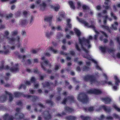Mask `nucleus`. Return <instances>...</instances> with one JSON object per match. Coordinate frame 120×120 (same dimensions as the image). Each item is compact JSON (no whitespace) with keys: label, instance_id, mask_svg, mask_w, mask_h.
Wrapping results in <instances>:
<instances>
[{"label":"nucleus","instance_id":"f257e3e1","mask_svg":"<svg viewBox=\"0 0 120 120\" xmlns=\"http://www.w3.org/2000/svg\"><path fill=\"white\" fill-rule=\"evenodd\" d=\"M77 36L79 37V45L80 46V47L76 43L75 45L76 49L78 51H80L81 49L84 51L86 53V55H83V56L85 58L87 59L91 60L95 64L96 68L99 70H101V68L98 66L97 62L94 59H92L91 56L88 54V51L86 49H89L91 47L90 44V40L92 38V37L91 36H90L88 39H87L83 37L80 38L79 37L81 35V33L80 31L78 29L75 28L74 30Z\"/></svg>","mask_w":120,"mask_h":120},{"label":"nucleus","instance_id":"f03ea898","mask_svg":"<svg viewBox=\"0 0 120 120\" xmlns=\"http://www.w3.org/2000/svg\"><path fill=\"white\" fill-rule=\"evenodd\" d=\"M76 19L80 22L83 24L85 26L87 27H90L92 28L94 30L96 34L94 36V39H96L98 36L99 33L98 31H97L95 29V27L94 25V21L93 22H91V25H90L88 22H86L85 20L82 19H79L78 17H77Z\"/></svg>","mask_w":120,"mask_h":120},{"label":"nucleus","instance_id":"7ed1b4c3","mask_svg":"<svg viewBox=\"0 0 120 120\" xmlns=\"http://www.w3.org/2000/svg\"><path fill=\"white\" fill-rule=\"evenodd\" d=\"M9 33L8 31H6L5 32V38H7L8 39V41L10 44H13L15 43H17V45L18 47H19L21 45L19 41L20 37L19 36H17L15 39H13V38H8V37H7V36L8 35Z\"/></svg>","mask_w":120,"mask_h":120},{"label":"nucleus","instance_id":"20e7f679","mask_svg":"<svg viewBox=\"0 0 120 120\" xmlns=\"http://www.w3.org/2000/svg\"><path fill=\"white\" fill-rule=\"evenodd\" d=\"M77 99L83 103H87L88 102V99L86 95L84 94H80L77 97Z\"/></svg>","mask_w":120,"mask_h":120},{"label":"nucleus","instance_id":"39448f33","mask_svg":"<svg viewBox=\"0 0 120 120\" xmlns=\"http://www.w3.org/2000/svg\"><path fill=\"white\" fill-rule=\"evenodd\" d=\"M84 80L85 81H89L91 83H98L99 84V82L97 81L95 79V78L94 76H92L87 75L86 77H85L84 78Z\"/></svg>","mask_w":120,"mask_h":120},{"label":"nucleus","instance_id":"423d86ee","mask_svg":"<svg viewBox=\"0 0 120 120\" xmlns=\"http://www.w3.org/2000/svg\"><path fill=\"white\" fill-rule=\"evenodd\" d=\"M5 93L6 95L3 96L1 97L0 98V102H3L4 101L6 100L7 98V96L8 95L9 96V101H11L13 99L11 93L8 92L7 91L5 92Z\"/></svg>","mask_w":120,"mask_h":120},{"label":"nucleus","instance_id":"0eeeda50","mask_svg":"<svg viewBox=\"0 0 120 120\" xmlns=\"http://www.w3.org/2000/svg\"><path fill=\"white\" fill-rule=\"evenodd\" d=\"M41 1L42 2V4L40 5L41 9L42 10H43L45 9V8L46 6V4L45 3L47 4L51 3L52 1L51 0H47L46 1L43 0H38L37 2V3L39 4Z\"/></svg>","mask_w":120,"mask_h":120},{"label":"nucleus","instance_id":"6e6552de","mask_svg":"<svg viewBox=\"0 0 120 120\" xmlns=\"http://www.w3.org/2000/svg\"><path fill=\"white\" fill-rule=\"evenodd\" d=\"M83 11L86 13L88 14L91 15L93 14V12L90 9L89 7L85 5H83L82 6Z\"/></svg>","mask_w":120,"mask_h":120},{"label":"nucleus","instance_id":"1a4fd4ad","mask_svg":"<svg viewBox=\"0 0 120 120\" xmlns=\"http://www.w3.org/2000/svg\"><path fill=\"white\" fill-rule=\"evenodd\" d=\"M14 94L16 97H18L22 96L23 97H27L28 98H31H31H32V99L34 100L36 98H37L36 97H32L30 95H25L22 94L17 92L14 93Z\"/></svg>","mask_w":120,"mask_h":120},{"label":"nucleus","instance_id":"9d476101","mask_svg":"<svg viewBox=\"0 0 120 120\" xmlns=\"http://www.w3.org/2000/svg\"><path fill=\"white\" fill-rule=\"evenodd\" d=\"M16 111L17 112L15 114V118L16 119H20L24 117V115L21 113H20V109L19 108H17L16 109Z\"/></svg>","mask_w":120,"mask_h":120},{"label":"nucleus","instance_id":"9b49d317","mask_svg":"<svg viewBox=\"0 0 120 120\" xmlns=\"http://www.w3.org/2000/svg\"><path fill=\"white\" fill-rule=\"evenodd\" d=\"M107 11L106 10H105L103 11V12L101 14L99 13L98 14V17H100L102 16L105 17V19L103 20V22L105 24L106 22V19L108 18V16L106 15Z\"/></svg>","mask_w":120,"mask_h":120},{"label":"nucleus","instance_id":"f8f14e48","mask_svg":"<svg viewBox=\"0 0 120 120\" xmlns=\"http://www.w3.org/2000/svg\"><path fill=\"white\" fill-rule=\"evenodd\" d=\"M114 78L115 80V84L116 86H114L113 87V89L114 90H115L117 88V86H119V83H120V80L116 76H114Z\"/></svg>","mask_w":120,"mask_h":120},{"label":"nucleus","instance_id":"ddd939ff","mask_svg":"<svg viewBox=\"0 0 120 120\" xmlns=\"http://www.w3.org/2000/svg\"><path fill=\"white\" fill-rule=\"evenodd\" d=\"M74 101V98L73 96H71L69 97L68 98L64 99L62 103L63 104H65L66 103H68L69 102L71 103V102H73Z\"/></svg>","mask_w":120,"mask_h":120},{"label":"nucleus","instance_id":"4468645a","mask_svg":"<svg viewBox=\"0 0 120 120\" xmlns=\"http://www.w3.org/2000/svg\"><path fill=\"white\" fill-rule=\"evenodd\" d=\"M65 14V13L63 11L60 12L58 16L57 17V21H61L62 19L64 17Z\"/></svg>","mask_w":120,"mask_h":120},{"label":"nucleus","instance_id":"2eb2a0df","mask_svg":"<svg viewBox=\"0 0 120 120\" xmlns=\"http://www.w3.org/2000/svg\"><path fill=\"white\" fill-rule=\"evenodd\" d=\"M101 92L100 90L94 89H92L88 91V93L89 94H101Z\"/></svg>","mask_w":120,"mask_h":120},{"label":"nucleus","instance_id":"dca6fc26","mask_svg":"<svg viewBox=\"0 0 120 120\" xmlns=\"http://www.w3.org/2000/svg\"><path fill=\"white\" fill-rule=\"evenodd\" d=\"M28 23V21L26 19H23L20 20L19 25L22 26H24L26 25Z\"/></svg>","mask_w":120,"mask_h":120},{"label":"nucleus","instance_id":"f3484780","mask_svg":"<svg viewBox=\"0 0 120 120\" xmlns=\"http://www.w3.org/2000/svg\"><path fill=\"white\" fill-rule=\"evenodd\" d=\"M48 52L46 51L45 53V55L47 56H49L50 54L49 53L50 51H52L54 53H56L57 52V51L56 50H55L53 49L52 47H50L48 50Z\"/></svg>","mask_w":120,"mask_h":120},{"label":"nucleus","instance_id":"a211bd4d","mask_svg":"<svg viewBox=\"0 0 120 120\" xmlns=\"http://www.w3.org/2000/svg\"><path fill=\"white\" fill-rule=\"evenodd\" d=\"M43 116L46 120H48L51 117V115L49 114V112L47 111L45 112L43 115Z\"/></svg>","mask_w":120,"mask_h":120},{"label":"nucleus","instance_id":"6ab92c4d","mask_svg":"<svg viewBox=\"0 0 120 120\" xmlns=\"http://www.w3.org/2000/svg\"><path fill=\"white\" fill-rule=\"evenodd\" d=\"M17 65H16V66L17 67ZM4 68L6 69H9L8 66H7L5 67V68ZM9 69L11 72H15L18 70V68L17 67H14L12 68H9Z\"/></svg>","mask_w":120,"mask_h":120},{"label":"nucleus","instance_id":"aec40b11","mask_svg":"<svg viewBox=\"0 0 120 120\" xmlns=\"http://www.w3.org/2000/svg\"><path fill=\"white\" fill-rule=\"evenodd\" d=\"M103 109L105 111L107 112H109L110 111V109L109 108H108V107H106L105 105H102L100 107L99 109H96V110L97 111H99L101 109Z\"/></svg>","mask_w":120,"mask_h":120},{"label":"nucleus","instance_id":"412c9836","mask_svg":"<svg viewBox=\"0 0 120 120\" xmlns=\"http://www.w3.org/2000/svg\"><path fill=\"white\" fill-rule=\"evenodd\" d=\"M102 101L105 104H108L111 101V99L110 98H103Z\"/></svg>","mask_w":120,"mask_h":120},{"label":"nucleus","instance_id":"4be33fe9","mask_svg":"<svg viewBox=\"0 0 120 120\" xmlns=\"http://www.w3.org/2000/svg\"><path fill=\"white\" fill-rule=\"evenodd\" d=\"M14 118V117H13L12 116L10 117L8 116V114H6L3 117V119L4 120H12Z\"/></svg>","mask_w":120,"mask_h":120},{"label":"nucleus","instance_id":"5701e85b","mask_svg":"<svg viewBox=\"0 0 120 120\" xmlns=\"http://www.w3.org/2000/svg\"><path fill=\"white\" fill-rule=\"evenodd\" d=\"M50 7L52 9H54L56 11H58L60 8V6L58 4L54 6L51 5Z\"/></svg>","mask_w":120,"mask_h":120},{"label":"nucleus","instance_id":"b1692460","mask_svg":"<svg viewBox=\"0 0 120 120\" xmlns=\"http://www.w3.org/2000/svg\"><path fill=\"white\" fill-rule=\"evenodd\" d=\"M107 47L106 46H100L99 47V49L101 50L102 52L103 53H105V52L106 50H107Z\"/></svg>","mask_w":120,"mask_h":120},{"label":"nucleus","instance_id":"393cba45","mask_svg":"<svg viewBox=\"0 0 120 120\" xmlns=\"http://www.w3.org/2000/svg\"><path fill=\"white\" fill-rule=\"evenodd\" d=\"M42 68L44 70H45V67L47 66V65H49V64H48V62L47 61L45 60L44 62L42 63L41 64Z\"/></svg>","mask_w":120,"mask_h":120},{"label":"nucleus","instance_id":"a878e982","mask_svg":"<svg viewBox=\"0 0 120 120\" xmlns=\"http://www.w3.org/2000/svg\"><path fill=\"white\" fill-rule=\"evenodd\" d=\"M100 84L103 85H105V84H108L109 85L112 86L113 85L111 82L110 81L108 82H106L105 81H103V82H100Z\"/></svg>","mask_w":120,"mask_h":120},{"label":"nucleus","instance_id":"bb28decb","mask_svg":"<svg viewBox=\"0 0 120 120\" xmlns=\"http://www.w3.org/2000/svg\"><path fill=\"white\" fill-rule=\"evenodd\" d=\"M68 3L71 9H75V7L74 6V3L71 1H69Z\"/></svg>","mask_w":120,"mask_h":120},{"label":"nucleus","instance_id":"cd10ccee","mask_svg":"<svg viewBox=\"0 0 120 120\" xmlns=\"http://www.w3.org/2000/svg\"><path fill=\"white\" fill-rule=\"evenodd\" d=\"M71 21V20L69 19H68L66 20L67 25L69 28H71L72 27L71 24L70 23Z\"/></svg>","mask_w":120,"mask_h":120},{"label":"nucleus","instance_id":"c85d7f7f","mask_svg":"<svg viewBox=\"0 0 120 120\" xmlns=\"http://www.w3.org/2000/svg\"><path fill=\"white\" fill-rule=\"evenodd\" d=\"M52 18V17L51 16L50 17H46L45 18L44 20L46 21L50 22Z\"/></svg>","mask_w":120,"mask_h":120},{"label":"nucleus","instance_id":"c756f323","mask_svg":"<svg viewBox=\"0 0 120 120\" xmlns=\"http://www.w3.org/2000/svg\"><path fill=\"white\" fill-rule=\"evenodd\" d=\"M118 25V23L117 22H115L113 25H112V26L113 28L115 30L117 29V27Z\"/></svg>","mask_w":120,"mask_h":120},{"label":"nucleus","instance_id":"7c9ffc66","mask_svg":"<svg viewBox=\"0 0 120 120\" xmlns=\"http://www.w3.org/2000/svg\"><path fill=\"white\" fill-rule=\"evenodd\" d=\"M66 118L67 120H75L76 119L75 117L71 116L67 117Z\"/></svg>","mask_w":120,"mask_h":120},{"label":"nucleus","instance_id":"2f4dec72","mask_svg":"<svg viewBox=\"0 0 120 120\" xmlns=\"http://www.w3.org/2000/svg\"><path fill=\"white\" fill-rule=\"evenodd\" d=\"M81 118L83 120H90V118L89 117H84L82 115H81L80 116Z\"/></svg>","mask_w":120,"mask_h":120},{"label":"nucleus","instance_id":"473e14b6","mask_svg":"<svg viewBox=\"0 0 120 120\" xmlns=\"http://www.w3.org/2000/svg\"><path fill=\"white\" fill-rule=\"evenodd\" d=\"M94 108L93 107H91L89 108L88 109L87 108H86L85 110L86 111L88 110V111L91 112L93 111L94 110Z\"/></svg>","mask_w":120,"mask_h":120},{"label":"nucleus","instance_id":"72a5a7b5","mask_svg":"<svg viewBox=\"0 0 120 120\" xmlns=\"http://www.w3.org/2000/svg\"><path fill=\"white\" fill-rule=\"evenodd\" d=\"M65 110L66 111L68 112H71L73 111V109L71 108L68 107H66Z\"/></svg>","mask_w":120,"mask_h":120},{"label":"nucleus","instance_id":"f704fd0d","mask_svg":"<svg viewBox=\"0 0 120 120\" xmlns=\"http://www.w3.org/2000/svg\"><path fill=\"white\" fill-rule=\"evenodd\" d=\"M34 19V18L33 16H31L30 17L29 21V24H30L31 25L32 24V23Z\"/></svg>","mask_w":120,"mask_h":120},{"label":"nucleus","instance_id":"c9c22d12","mask_svg":"<svg viewBox=\"0 0 120 120\" xmlns=\"http://www.w3.org/2000/svg\"><path fill=\"white\" fill-rule=\"evenodd\" d=\"M77 5L78 9H81V3L79 2H77Z\"/></svg>","mask_w":120,"mask_h":120},{"label":"nucleus","instance_id":"e433bc0d","mask_svg":"<svg viewBox=\"0 0 120 120\" xmlns=\"http://www.w3.org/2000/svg\"><path fill=\"white\" fill-rule=\"evenodd\" d=\"M18 56L19 59H22L23 60H25L26 57V56H20L18 55Z\"/></svg>","mask_w":120,"mask_h":120},{"label":"nucleus","instance_id":"4c0bfd02","mask_svg":"<svg viewBox=\"0 0 120 120\" xmlns=\"http://www.w3.org/2000/svg\"><path fill=\"white\" fill-rule=\"evenodd\" d=\"M63 36L62 34L60 33L58 34L56 37L57 39H59L61 37H62Z\"/></svg>","mask_w":120,"mask_h":120},{"label":"nucleus","instance_id":"58836bf2","mask_svg":"<svg viewBox=\"0 0 120 120\" xmlns=\"http://www.w3.org/2000/svg\"><path fill=\"white\" fill-rule=\"evenodd\" d=\"M52 34V33L51 32H50V33L49 34V31H47L45 33V35L46 37L47 38H49V36L50 35H51Z\"/></svg>","mask_w":120,"mask_h":120},{"label":"nucleus","instance_id":"ea45409f","mask_svg":"<svg viewBox=\"0 0 120 120\" xmlns=\"http://www.w3.org/2000/svg\"><path fill=\"white\" fill-rule=\"evenodd\" d=\"M113 107L117 111L119 112L120 111V109L118 107L115 105H114L113 106Z\"/></svg>","mask_w":120,"mask_h":120},{"label":"nucleus","instance_id":"a19ab883","mask_svg":"<svg viewBox=\"0 0 120 120\" xmlns=\"http://www.w3.org/2000/svg\"><path fill=\"white\" fill-rule=\"evenodd\" d=\"M17 31L16 30L13 31L12 32V35L13 36L16 35L17 34Z\"/></svg>","mask_w":120,"mask_h":120},{"label":"nucleus","instance_id":"79ce46f5","mask_svg":"<svg viewBox=\"0 0 120 120\" xmlns=\"http://www.w3.org/2000/svg\"><path fill=\"white\" fill-rule=\"evenodd\" d=\"M12 16V14L11 13H10V14L7 15L6 16V18L7 19H9L10 18H11Z\"/></svg>","mask_w":120,"mask_h":120},{"label":"nucleus","instance_id":"37998d69","mask_svg":"<svg viewBox=\"0 0 120 120\" xmlns=\"http://www.w3.org/2000/svg\"><path fill=\"white\" fill-rule=\"evenodd\" d=\"M114 50L112 48L111 49L109 50H108V52L109 53H113Z\"/></svg>","mask_w":120,"mask_h":120},{"label":"nucleus","instance_id":"c03bdc74","mask_svg":"<svg viewBox=\"0 0 120 120\" xmlns=\"http://www.w3.org/2000/svg\"><path fill=\"white\" fill-rule=\"evenodd\" d=\"M26 50V48H23L20 49V51L21 52L24 53Z\"/></svg>","mask_w":120,"mask_h":120},{"label":"nucleus","instance_id":"a18cd8bd","mask_svg":"<svg viewBox=\"0 0 120 120\" xmlns=\"http://www.w3.org/2000/svg\"><path fill=\"white\" fill-rule=\"evenodd\" d=\"M105 2L104 3V4L105 5L108 4L110 2L109 0H105Z\"/></svg>","mask_w":120,"mask_h":120},{"label":"nucleus","instance_id":"49530a36","mask_svg":"<svg viewBox=\"0 0 120 120\" xmlns=\"http://www.w3.org/2000/svg\"><path fill=\"white\" fill-rule=\"evenodd\" d=\"M101 27L102 28H103V29H106L107 30H108L109 29V27L107 26H101Z\"/></svg>","mask_w":120,"mask_h":120},{"label":"nucleus","instance_id":"de8ad7c7","mask_svg":"<svg viewBox=\"0 0 120 120\" xmlns=\"http://www.w3.org/2000/svg\"><path fill=\"white\" fill-rule=\"evenodd\" d=\"M45 83V85L43 84L44 87H46L49 85V83L48 82H46Z\"/></svg>","mask_w":120,"mask_h":120},{"label":"nucleus","instance_id":"09e8293b","mask_svg":"<svg viewBox=\"0 0 120 120\" xmlns=\"http://www.w3.org/2000/svg\"><path fill=\"white\" fill-rule=\"evenodd\" d=\"M21 34L22 35L24 36H26V33L25 31H22L21 33Z\"/></svg>","mask_w":120,"mask_h":120},{"label":"nucleus","instance_id":"8fccbe9b","mask_svg":"<svg viewBox=\"0 0 120 120\" xmlns=\"http://www.w3.org/2000/svg\"><path fill=\"white\" fill-rule=\"evenodd\" d=\"M26 86L24 85H21V86L20 87L19 89L23 88L24 89H25L26 88Z\"/></svg>","mask_w":120,"mask_h":120},{"label":"nucleus","instance_id":"3c124183","mask_svg":"<svg viewBox=\"0 0 120 120\" xmlns=\"http://www.w3.org/2000/svg\"><path fill=\"white\" fill-rule=\"evenodd\" d=\"M111 15L112 17L114 18V19H116L117 18L113 14V13L112 12H111Z\"/></svg>","mask_w":120,"mask_h":120},{"label":"nucleus","instance_id":"603ef678","mask_svg":"<svg viewBox=\"0 0 120 120\" xmlns=\"http://www.w3.org/2000/svg\"><path fill=\"white\" fill-rule=\"evenodd\" d=\"M113 117L116 119L118 118L119 116L115 114H114L113 115Z\"/></svg>","mask_w":120,"mask_h":120},{"label":"nucleus","instance_id":"864d4df0","mask_svg":"<svg viewBox=\"0 0 120 120\" xmlns=\"http://www.w3.org/2000/svg\"><path fill=\"white\" fill-rule=\"evenodd\" d=\"M89 68L86 66H84L83 68V70L84 71H86L89 70Z\"/></svg>","mask_w":120,"mask_h":120},{"label":"nucleus","instance_id":"5fc2aeb1","mask_svg":"<svg viewBox=\"0 0 120 120\" xmlns=\"http://www.w3.org/2000/svg\"><path fill=\"white\" fill-rule=\"evenodd\" d=\"M35 79L34 77H32L31 78V79H30L31 82H34L35 81Z\"/></svg>","mask_w":120,"mask_h":120},{"label":"nucleus","instance_id":"6e6d98bb","mask_svg":"<svg viewBox=\"0 0 120 120\" xmlns=\"http://www.w3.org/2000/svg\"><path fill=\"white\" fill-rule=\"evenodd\" d=\"M104 118V117L103 115H101L99 118V120H103Z\"/></svg>","mask_w":120,"mask_h":120},{"label":"nucleus","instance_id":"4d7b16f0","mask_svg":"<svg viewBox=\"0 0 120 120\" xmlns=\"http://www.w3.org/2000/svg\"><path fill=\"white\" fill-rule=\"evenodd\" d=\"M59 67L60 66L59 65H56L55 67V70H57L59 68Z\"/></svg>","mask_w":120,"mask_h":120},{"label":"nucleus","instance_id":"13d9d810","mask_svg":"<svg viewBox=\"0 0 120 120\" xmlns=\"http://www.w3.org/2000/svg\"><path fill=\"white\" fill-rule=\"evenodd\" d=\"M106 119L107 120H111L112 119V117L111 116H109L106 117Z\"/></svg>","mask_w":120,"mask_h":120},{"label":"nucleus","instance_id":"bf43d9fd","mask_svg":"<svg viewBox=\"0 0 120 120\" xmlns=\"http://www.w3.org/2000/svg\"><path fill=\"white\" fill-rule=\"evenodd\" d=\"M30 82L27 81H26L25 82V84L27 85H30Z\"/></svg>","mask_w":120,"mask_h":120},{"label":"nucleus","instance_id":"052dcab7","mask_svg":"<svg viewBox=\"0 0 120 120\" xmlns=\"http://www.w3.org/2000/svg\"><path fill=\"white\" fill-rule=\"evenodd\" d=\"M101 32L102 34L104 35V36H105V37H107V35L105 33L102 31H101Z\"/></svg>","mask_w":120,"mask_h":120},{"label":"nucleus","instance_id":"680f3d73","mask_svg":"<svg viewBox=\"0 0 120 120\" xmlns=\"http://www.w3.org/2000/svg\"><path fill=\"white\" fill-rule=\"evenodd\" d=\"M31 52H32L34 54L36 53L37 52L36 50L35 49L32 50Z\"/></svg>","mask_w":120,"mask_h":120},{"label":"nucleus","instance_id":"e2e57ef3","mask_svg":"<svg viewBox=\"0 0 120 120\" xmlns=\"http://www.w3.org/2000/svg\"><path fill=\"white\" fill-rule=\"evenodd\" d=\"M30 92L32 94H33L35 92V91H34L33 90L31 89H30Z\"/></svg>","mask_w":120,"mask_h":120},{"label":"nucleus","instance_id":"0e129e2a","mask_svg":"<svg viewBox=\"0 0 120 120\" xmlns=\"http://www.w3.org/2000/svg\"><path fill=\"white\" fill-rule=\"evenodd\" d=\"M101 8V7L100 6H98L96 7V9L98 10H99Z\"/></svg>","mask_w":120,"mask_h":120},{"label":"nucleus","instance_id":"69168bd1","mask_svg":"<svg viewBox=\"0 0 120 120\" xmlns=\"http://www.w3.org/2000/svg\"><path fill=\"white\" fill-rule=\"evenodd\" d=\"M23 14L24 15L26 16L27 14V12L26 11H24L23 12Z\"/></svg>","mask_w":120,"mask_h":120},{"label":"nucleus","instance_id":"338daca9","mask_svg":"<svg viewBox=\"0 0 120 120\" xmlns=\"http://www.w3.org/2000/svg\"><path fill=\"white\" fill-rule=\"evenodd\" d=\"M17 104L18 105H21L22 104V102L20 101H19L17 102Z\"/></svg>","mask_w":120,"mask_h":120},{"label":"nucleus","instance_id":"774afa93","mask_svg":"<svg viewBox=\"0 0 120 120\" xmlns=\"http://www.w3.org/2000/svg\"><path fill=\"white\" fill-rule=\"evenodd\" d=\"M20 13L19 12H17L16 14V15L17 17H18L20 15Z\"/></svg>","mask_w":120,"mask_h":120}]
</instances>
